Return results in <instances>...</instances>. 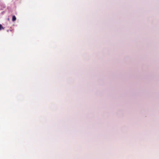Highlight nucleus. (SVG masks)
<instances>
[{
  "mask_svg": "<svg viewBox=\"0 0 159 159\" xmlns=\"http://www.w3.org/2000/svg\"><path fill=\"white\" fill-rule=\"evenodd\" d=\"M16 20V17L15 16H12V20L13 21H14Z\"/></svg>",
  "mask_w": 159,
  "mask_h": 159,
  "instance_id": "obj_1",
  "label": "nucleus"
},
{
  "mask_svg": "<svg viewBox=\"0 0 159 159\" xmlns=\"http://www.w3.org/2000/svg\"><path fill=\"white\" fill-rule=\"evenodd\" d=\"M4 29V28L0 24V30Z\"/></svg>",
  "mask_w": 159,
  "mask_h": 159,
  "instance_id": "obj_2",
  "label": "nucleus"
}]
</instances>
